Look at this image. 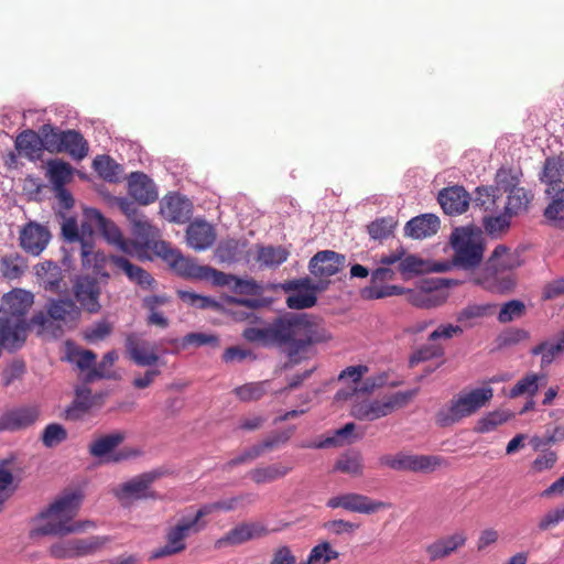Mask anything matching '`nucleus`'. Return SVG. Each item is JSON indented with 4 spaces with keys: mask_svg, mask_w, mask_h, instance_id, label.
Returning a JSON list of instances; mask_svg holds the SVG:
<instances>
[{
    "mask_svg": "<svg viewBox=\"0 0 564 564\" xmlns=\"http://www.w3.org/2000/svg\"><path fill=\"white\" fill-rule=\"evenodd\" d=\"M362 458L359 454L343 455L335 465V469L351 476L362 474Z\"/></svg>",
    "mask_w": 564,
    "mask_h": 564,
    "instance_id": "obj_57",
    "label": "nucleus"
},
{
    "mask_svg": "<svg viewBox=\"0 0 564 564\" xmlns=\"http://www.w3.org/2000/svg\"><path fill=\"white\" fill-rule=\"evenodd\" d=\"M398 270L400 273L408 278L412 274H417L423 272L424 270V262L422 259L414 254H405L401 258Z\"/></svg>",
    "mask_w": 564,
    "mask_h": 564,
    "instance_id": "obj_61",
    "label": "nucleus"
},
{
    "mask_svg": "<svg viewBox=\"0 0 564 564\" xmlns=\"http://www.w3.org/2000/svg\"><path fill=\"white\" fill-rule=\"evenodd\" d=\"M416 394V390L399 391L381 400L358 401L352 399L350 414L360 421H375L404 408Z\"/></svg>",
    "mask_w": 564,
    "mask_h": 564,
    "instance_id": "obj_8",
    "label": "nucleus"
},
{
    "mask_svg": "<svg viewBox=\"0 0 564 564\" xmlns=\"http://www.w3.org/2000/svg\"><path fill=\"white\" fill-rule=\"evenodd\" d=\"M540 379H545V376L533 372L528 373L511 388L509 392L510 398H518L522 394H528L532 398L539 390Z\"/></svg>",
    "mask_w": 564,
    "mask_h": 564,
    "instance_id": "obj_51",
    "label": "nucleus"
},
{
    "mask_svg": "<svg viewBox=\"0 0 564 564\" xmlns=\"http://www.w3.org/2000/svg\"><path fill=\"white\" fill-rule=\"evenodd\" d=\"M36 275L46 291L57 293L61 291L63 272L59 265L53 261H44L35 267Z\"/></svg>",
    "mask_w": 564,
    "mask_h": 564,
    "instance_id": "obj_32",
    "label": "nucleus"
},
{
    "mask_svg": "<svg viewBox=\"0 0 564 564\" xmlns=\"http://www.w3.org/2000/svg\"><path fill=\"white\" fill-rule=\"evenodd\" d=\"M495 308V304H469L457 313L456 319L464 327H473L479 319L492 315Z\"/></svg>",
    "mask_w": 564,
    "mask_h": 564,
    "instance_id": "obj_35",
    "label": "nucleus"
},
{
    "mask_svg": "<svg viewBox=\"0 0 564 564\" xmlns=\"http://www.w3.org/2000/svg\"><path fill=\"white\" fill-rule=\"evenodd\" d=\"M405 292V289L398 285H388L383 282L373 283L371 280L370 284L361 290V296L365 300H379L395 295H401Z\"/></svg>",
    "mask_w": 564,
    "mask_h": 564,
    "instance_id": "obj_45",
    "label": "nucleus"
},
{
    "mask_svg": "<svg viewBox=\"0 0 564 564\" xmlns=\"http://www.w3.org/2000/svg\"><path fill=\"white\" fill-rule=\"evenodd\" d=\"M447 284L442 279L422 280L414 289H405L406 301L421 308H432L447 301Z\"/></svg>",
    "mask_w": 564,
    "mask_h": 564,
    "instance_id": "obj_11",
    "label": "nucleus"
},
{
    "mask_svg": "<svg viewBox=\"0 0 564 564\" xmlns=\"http://www.w3.org/2000/svg\"><path fill=\"white\" fill-rule=\"evenodd\" d=\"M518 264L511 250L503 245H499L492 251L482 271L474 278V282L491 292H508L514 285L509 271Z\"/></svg>",
    "mask_w": 564,
    "mask_h": 564,
    "instance_id": "obj_6",
    "label": "nucleus"
},
{
    "mask_svg": "<svg viewBox=\"0 0 564 564\" xmlns=\"http://www.w3.org/2000/svg\"><path fill=\"white\" fill-rule=\"evenodd\" d=\"M512 215L505 213L495 217H486L484 220V226L487 232L490 235H496L505 231L510 225V218Z\"/></svg>",
    "mask_w": 564,
    "mask_h": 564,
    "instance_id": "obj_62",
    "label": "nucleus"
},
{
    "mask_svg": "<svg viewBox=\"0 0 564 564\" xmlns=\"http://www.w3.org/2000/svg\"><path fill=\"white\" fill-rule=\"evenodd\" d=\"M48 229L37 223H28L20 232V247L32 256H40L50 242Z\"/></svg>",
    "mask_w": 564,
    "mask_h": 564,
    "instance_id": "obj_18",
    "label": "nucleus"
},
{
    "mask_svg": "<svg viewBox=\"0 0 564 564\" xmlns=\"http://www.w3.org/2000/svg\"><path fill=\"white\" fill-rule=\"evenodd\" d=\"M86 215L96 224L107 242L130 256L138 251V242L124 239L119 227L113 221L107 219L99 210L91 208L87 210Z\"/></svg>",
    "mask_w": 564,
    "mask_h": 564,
    "instance_id": "obj_13",
    "label": "nucleus"
},
{
    "mask_svg": "<svg viewBox=\"0 0 564 564\" xmlns=\"http://www.w3.org/2000/svg\"><path fill=\"white\" fill-rule=\"evenodd\" d=\"M128 193L140 205H149L158 199L154 182L142 172H133L128 177Z\"/></svg>",
    "mask_w": 564,
    "mask_h": 564,
    "instance_id": "obj_23",
    "label": "nucleus"
},
{
    "mask_svg": "<svg viewBox=\"0 0 564 564\" xmlns=\"http://www.w3.org/2000/svg\"><path fill=\"white\" fill-rule=\"evenodd\" d=\"M66 429L58 423H51L45 426L42 433V443L45 447L52 448L67 440Z\"/></svg>",
    "mask_w": 564,
    "mask_h": 564,
    "instance_id": "obj_55",
    "label": "nucleus"
},
{
    "mask_svg": "<svg viewBox=\"0 0 564 564\" xmlns=\"http://www.w3.org/2000/svg\"><path fill=\"white\" fill-rule=\"evenodd\" d=\"M83 495L79 491L66 492L39 513L36 520L43 523L32 530V535H66L83 532L87 528L95 527L91 521L72 520L76 517Z\"/></svg>",
    "mask_w": 564,
    "mask_h": 564,
    "instance_id": "obj_3",
    "label": "nucleus"
},
{
    "mask_svg": "<svg viewBox=\"0 0 564 564\" xmlns=\"http://www.w3.org/2000/svg\"><path fill=\"white\" fill-rule=\"evenodd\" d=\"M507 204L505 209L509 215H518L521 212L527 210L528 205L532 199V194L523 187H513L508 191Z\"/></svg>",
    "mask_w": 564,
    "mask_h": 564,
    "instance_id": "obj_42",
    "label": "nucleus"
},
{
    "mask_svg": "<svg viewBox=\"0 0 564 564\" xmlns=\"http://www.w3.org/2000/svg\"><path fill=\"white\" fill-rule=\"evenodd\" d=\"M50 555L57 560L75 558V546L73 539L58 541L51 545Z\"/></svg>",
    "mask_w": 564,
    "mask_h": 564,
    "instance_id": "obj_63",
    "label": "nucleus"
},
{
    "mask_svg": "<svg viewBox=\"0 0 564 564\" xmlns=\"http://www.w3.org/2000/svg\"><path fill=\"white\" fill-rule=\"evenodd\" d=\"M291 467L275 463L267 466L256 467L248 473V476L254 484L262 485L273 482L285 477L291 471Z\"/></svg>",
    "mask_w": 564,
    "mask_h": 564,
    "instance_id": "obj_33",
    "label": "nucleus"
},
{
    "mask_svg": "<svg viewBox=\"0 0 564 564\" xmlns=\"http://www.w3.org/2000/svg\"><path fill=\"white\" fill-rule=\"evenodd\" d=\"M268 380L249 382L234 389L236 397L242 402L260 400L267 393Z\"/></svg>",
    "mask_w": 564,
    "mask_h": 564,
    "instance_id": "obj_49",
    "label": "nucleus"
},
{
    "mask_svg": "<svg viewBox=\"0 0 564 564\" xmlns=\"http://www.w3.org/2000/svg\"><path fill=\"white\" fill-rule=\"evenodd\" d=\"M276 333L279 346H286L290 357L332 338L317 318L305 313H288L278 317Z\"/></svg>",
    "mask_w": 564,
    "mask_h": 564,
    "instance_id": "obj_1",
    "label": "nucleus"
},
{
    "mask_svg": "<svg viewBox=\"0 0 564 564\" xmlns=\"http://www.w3.org/2000/svg\"><path fill=\"white\" fill-rule=\"evenodd\" d=\"M88 151V142L79 131L65 130L59 153H67L72 159L82 161L87 156Z\"/></svg>",
    "mask_w": 564,
    "mask_h": 564,
    "instance_id": "obj_31",
    "label": "nucleus"
},
{
    "mask_svg": "<svg viewBox=\"0 0 564 564\" xmlns=\"http://www.w3.org/2000/svg\"><path fill=\"white\" fill-rule=\"evenodd\" d=\"M215 238L216 235L214 228L204 220H195L187 227V242L197 251L209 248L214 243Z\"/></svg>",
    "mask_w": 564,
    "mask_h": 564,
    "instance_id": "obj_25",
    "label": "nucleus"
},
{
    "mask_svg": "<svg viewBox=\"0 0 564 564\" xmlns=\"http://www.w3.org/2000/svg\"><path fill=\"white\" fill-rule=\"evenodd\" d=\"M161 214L171 223L185 224L192 216V202L177 193L166 195L161 204Z\"/></svg>",
    "mask_w": 564,
    "mask_h": 564,
    "instance_id": "obj_21",
    "label": "nucleus"
},
{
    "mask_svg": "<svg viewBox=\"0 0 564 564\" xmlns=\"http://www.w3.org/2000/svg\"><path fill=\"white\" fill-rule=\"evenodd\" d=\"M290 251L282 246H261L258 248L257 261L264 267L273 268L284 263Z\"/></svg>",
    "mask_w": 564,
    "mask_h": 564,
    "instance_id": "obj_40",
    "label": "nucleus"
},
{
    "mask_svg": "<svg viewBox=\"0 0 564 564\" xmlns=\"http://www.w3.org/2000/svg\"><path fill=\"white\" fill-rule=\"evenodd\" d=\"M26 268L25 259L18 252L4 254L0 259V272L8 280L19 279Z\"/></svg>",
    "mask_w": 564,
    "mask_h": 564,
    "instance_id": "obj_41",
    "label": "nucleus"
},
{
    "mask_svg": "<svg viewBox=\"0 0 564 564\" xmlns=\"http://www.w3.org/2000/svg\"><path fill=\"white\" fill-rule=\"evenodd\" d=\"M550 199L544 209L545 219L556 228H564V189H556L553 193H545Z\"/></svg>",
    "mask_w": 564,
    "mask_h": 564,
    "instance_id": "obj_34",
    "label": "nucleus"
},
{
    "mask_svg": "<svg viewBox=\"0 0 564 564\" xmlns=\"http://www.w3.org/2000/svg\"><path fill=\"white\" fill-rule=\"evenodd\" d=\"M124 440L122 433H111L102 435L89 444V454L97 458H104L110 455Z\"/></svg>",
    "mask_w": 564,
    "mask_h": 564,
    "instance_id": "obj_39",
    "label": "nucleus"
},
{
    "mask_svg": "<svg viewBox=\"0 0 564 564\" xmlns=\"http://www.w3.org/2000/svg\"><path fill=\"white\" fill-rule=\"evenodd\" d=\"M444 350L440 345L427 344L416 349L410 357V366H414L419 362L426 361L433 358L442 357Z\"/></svg>",
    "mask_w": 564,
    "mask_h": 564,
    "instance_id": "obj_60",
    "label": "nucleus"
},
{
    "mask_svg": "<svg viewBox=\"0 0 564 564\" xmlns=\"http://www.w3.org/2000/svg\"><path fill=\"white\" fill-rule=\"evenodd\" d=\"M39 133L41 135L43 150L50 153H59L65 130H61L51 123H45L39 129Z\"/></svg>",
    "mask_w": 564,
    "mask_h": 564,
    "instance_id": "obj_44",
    "label": "nucleus"
},
{
    "mask_svg": "<svg viewBox=\"0 0 564 564\" xmlns=\"http://www.w3.org/2000/svg\"><path fill=\"white\" fill-rule=\"evenodd\" d=\"M80 307L70 299H51L44 311H39L30 319V327L39 336L58 338L66 329L76 327L80 318Z\"/></svg>",
    "mask_w": 564,
    "mask_h": 564,
    "instance_id": "obj_4",
    "label": "nucleus"
},
{
    "mask_svg": "<svg viewBox=\"0 0 564 564\" xmlns=\"http://www.w3.org/2000/svg\"><path fill=\"white\" fill-rule=\"evenodd\" d=\"M562 521H564V503L558 508L547 511L538 522V529L540 531H547L555 528Z\"/></svg>",
    "mask_w": 564,
    "mask_h": 564,
    "instance_id": "obj_64",
    "label": "nucleus"
},
{
    "mask_svg": "<svg viewBox=\"0 0 564 564\" xmlns=\"http://www.w3.org/2000/svg\"><path fill=\"white\" fill-rule=\"evenodd\" d=\"M326 506L330 509L343 508L350 512L364 514H372L390 507L387 502L373 500L368 496L356 492L332 497L327 500Z\"/></svg>",
    "mask_w": 564,
    "mask_h": 564,
    "instance_id": "obj_12",
    "label": "nucleus"
},
{
    "mask_svg": "<svg viewBox=\"0 0 564 564\" xmlns=\"http://www.w3.org/2000/svg\"><path fill=\"white\" fill-rule=\"evenodd\" d=\"M91 405V390L87 387L77 388L75 399L66 409L65 416L67 420H79L88 412Z\"/></svg>",
    "mask_w": 564,
    "mask_h": 564,
    "instance_id": "obj_38",
    "label": "nucleus"
},
{
    "mask_svg": "<svg viewBox=\"0 0 564 564\" xmlns=\"http://www.w3.org/2000/svg\"><path fill=\"white\" fill-rule=\"evenodd\" d=\"M73 292L80 305V311L84 310L89 314H96L100 311V286L95 278L88 275L78 276L74 283Z\"/></svg>",
    "mask_w": 564,
    "mask_h": 564,
    "instance_id": "obj_15",
    "label": "nucleus"
},
{
    "mask_svg": "<svg viewBox=\"0 0 564 564\" xmlns=\"http://www.w3.org/2000/svg\"><path fill=\"white\" fill-rule=\"evenodd\" d=\"M40 415L36 406H20L6 411L0 416V432H15L33 425Z\"/></svg>",
    "mask_w": 564,
    "mask_h": 564,
    "instance_id": "obj_19",
    "label": "nucleus"
},
{
    "mask_svg": "<svg viewBox=\"0 0 564 564\" xmlns=\"http://www.w3.org/2000/svg\"><path fill=\"white\" fill-rule=\"evenodd\" d=\"M278 318L273 323L264 328L249 327L243 330L242 336L245 339L251 343H262L264 345L274 344L279 346L278 338Z\"/></svg>",
    "mask_w": 564,
    "mask_h": 564,
    "instance_id": "obj_43",
    "label": "nucleus"
},
{
    "mask_svg": "<svg viewBox=\"0 0 564 564\" xmlns=\"http://www.w3.org/2000/svg\"><path fill=\"white\" fill-rule=\"evenodd\" d=\"M118 360V354L115 350L108 351L104 355L101 361L96 365V367L91 368L89 372H87L86 380L94 381L95 379H111L115 377L113 371L111 370L115 362Z\"/></svg>",
    "mask_w": 564,
    "mask_h": 564,
    "instance_id": "obj_47",
    "label": "nucleus"
},
{
    "mask_svg": "<svg viewBox=\"0 0 564 564\" xmlns=\"http://www.w3.org/2000/svg\"><path fill=\"white\" fill-rule=\"evenodd\" d=\"M18 152L31 161L40 159L43 152L41 135L34 130L28 129L18 134L15 139Z\"/></svg>",
    "mask_w": 564,
    "mask_h": 564,
    "instance_id": "obj_29",
    "label": "nucleus"
},
{
    "mask_svg": "<svg viewBox=\"0 0 564 564\" xmlns=\"http://www.w3.org/2000/svg\"><path fill=\"white\" fill-rule=\"evenodd\" d=\"M491 387L463 389L435 413V424L448 427L476 414L492 399Z\"/></svg>",
    "mask_w": 564,
    "mask_h": 564,
    "instance_id": "obj_5",
    "label": "nucleus"
},
{
    "mask_svg": "<svg viewBox=\"0 0 564 564\" xmlns=\"http://www.w3.org/2000/svg\"><path fill=\"white\" fill-rule=\"evenodd\" d=\"M440 219L433 214L416 216L405 224V235L413 239H424L437 232Z\"/></svg>",
    "mask_w": 564,
    "mask_h": 564,
    "instance_id": "obj_26",
    "label": "nucleus"
},
{
    "mask_svg": "<svg viewBox=\"0 0 564 564\" xmlns=\"http://www.w3.org/2000/svg\"><path fill=\"white\" fill-rule=\"evenodd\" d=\"M525 312V305L519 300H511L502 305L498 314L500 323H509L513 319L520 318Z\"/></svg>",
    "mask_w": 564,
    "mask_h": 564,
    "instance_id": "obj_58",
    "label": "nucleus"
},
{
    "mask_svg": "<svg viewBox=\"0 0 564 564\" xmlns=\"http://www.w3.org/2000/svg\"><path fill=\"white\" fill-rule=\"evenodd\" d=\"M564 164L560 158H546L543 165V172L540 176L542 183L547 187L545 193H553L556 189H564V181L562 180Z\"/></svg>",
    "mask_w": 564,
    "mask_h": 564,
    "instance_id": "obj_30",
    "label": "nucleus"
},
{
    "mask_svg": "<svg viewBox=\"0 0 564 564\" xmlns=\"http://www.w3.org/2000/svg\"><path fill=\"white\" fill-rule=\"evenodd\" d=\"M327 286H328V281H321L319 280L318 283H313L312 280L308 276H306V278L289 281L285 284V290L286 291H301V290H305L306 293L316 294V292H321V291L326 290Z\"/></svg>",
    "mask_w": 564,
    "mask_h": 564,
    "instance_id": "obj_59",
    "label": "nucleus"
},
{
    "mask_svg": "<svg viewBox=\"0 0 564 564\" xmlns=\"http://www.w3.org/2000/svg\"><path fill=\"white\" fill-rule=\"evenodd\" d=\"M158 471L143 473L135 476L127 482H123L118 490L116 496L122 502L133 501L140 499H155L156 495L151 490V485L160 477Z\"/></svg>",
    "mask_w": 564,
    "mask_h": 564,
    "instance_id": "obj_14",
    "label": "nucleus"
},
{
    "mask_svg": "<svg viewBox=\"0 0 564 564\" xmlns=\"http://www.w3.org/2000/svg\"><path fill=\"white\" fill-rule=\"evenodd\" d=\"M338 556L339 553L332 547L330 543L322 542L311 550L305 564H328Z\"/></svg>",
    "mask_w": 564,
    "mask_h": 564,
    "instance_id": "obj_54",
    "label": "nucleus"
},
{
    "mask_svg": "<svg viewBox=\"0 0 564 564\" xmlns=\"http://www.w3.org/2000/svg\"><path fill=\"white\" fill-rule=\"evenodd\" d=\"M94 167L98 174L108 182H117L121 167L108 155H100L94 160Z\"/></svg>",
    "mask_w": 564,
    "mask_h": 564,
    "instance_id": "obj_53",
    "label": "nucleus"
},
{
    "mask_svg": "<svg viewBox=\"0 0 564 564\" xmlns=\"http://www.w3.org/2000/svg\"><path fill=\"white\" fill-rule=\"evenodd\" d=\"M376 390V383L370 378L361 380L359 384L340 389L336 392L335 399L338 401H346L358 399L360 395H369Z\"/></svg>",
    "mask_w": 564,
    "mask_h": 564,
    "instance_id": "obj_52",
    "label": "nucleus"
},
{
    "mask_svg": "<svg viewBox=\"0 0 564 564\" xmlns=\"http://www.w3.org/2000/svg\"><path fill=\"white\" fill-rule=\"evenodd\" d=\"M466 534L456 532L452 535L436 540L426 546V553L431 561L441 560L449 556L466 543Z\"/></svg>",
    "mask_w": 564,
    "mask_h": 564,
    "instance_id": "obj_27",
    "label": "nucleus"
},
{
    "mask_svg": "<svg viewBox=\"0 0 564 564\" xmlns=\"http://www.w3.org/2000/svg\"><path fill=\"white\" fill-rule=\"evenodd\" d=\"M170 302V297L166 295H150L143 299L142 305L148 310L149 315L147 317L148 325H155L161 328L169 326V319L159 312V307Z\"/></svg>",
    "mask_w": 564,
    "mask_h": 564,
    "instance_id": "obj_36",
    "label": "nucleus"
},
{
    "mask_svg": "<svg viewBox=\"0 0 564 564\" xmlns=\"http://www.w3.org/2000/svg\"><path fill=\"white\" fill-rule=\"evenodd\" d=\"M345 258L332 250L318 251L308 263L310 272L321 281L337 274L344 265Z\"/></svg>",
    "mask_w": 564,
    "mask_h": 564,
    "instance_id": "obj_20",
    "label": "nucleus"
},
{
    "mask_svg": "<svg viewBox=\"0 0 564 564\" xmlns=\"http://www.w3.org/2000/svg\"><path fill=\"white\" fill-rule=\"evenodd\" d=\"M132 234L139 239L138 249L140 246H147L155 235V228L150 224L144 215L140 216L131 223Z\"/></svg>",
    "mask_w": 564,
    "mask_h": 564,
    "instance_id": "obj_56",
    "label": "nucleus"
},
{
    "mask_svg": "<svg viewBox=\"0 0 564 564\" xmlns=\"http://www.w3.org/2000/svg\"><path fill=\"white\" fill-rule=\"evenodd\" d=\"M268 534V529L256 522L241 523L230 529L224 536L216 541V547L226 545H239L253 539Z\"/></svg>",
    "mask_w": 564,
    "mask_h": 564,
    "instance_id": "obj_22",
    "label": "nucleus"
},
{
    "mask_svg": "<svg viewBox=\"0 0 564 564\" xmlns=\"http://www.w3.org/2000/svg\"><path fill=\"white\" fill-rule=\"evenodd\" d=\"M532 356H540V368L545 369L564 355V333L556 339H545L531 348Z\"/></svg>",
    "mask_w": 564,
    "mask_h": 564,
    "instance_id": "obj_28",
    "label": "nucleus"
},
{
    "mask_svg": "<svg viewBox=\"0 0 564 564\" xmlns=\"http://www.w3.org/2000/svg\"><path fill=\"white\" fill-rule=\"evenodd\" d=\"M33 303V295L15 289L3 295L0 305V346L9 351L20 349L28 336L24 315Z\"/></svg>",
    "mask_w": 564,
    "mask_h": 564,
    "instance_id": "obj_2",
    "label": "nucleus"
},
{
    "mask_svg": "<svg viewBox=\"0 0 564 564\" xmlns=\"http://www.w3.org/2000/svg\"><path fill=\"white\" fill-rule=\"evenodd\" d=\"M217 511V503H205L198 509L194 507H187L181 512L202 532L207 527L208 522L204 519L205 517Z\"/></svg>",
    "mask_w": 564,
    "mask_h": 564,
    "instance_id": "obj_48",
    "label": "nucleus"
},
{
    "mask_svg": "<svg viewBox=\"0 0 564 564\" xmlns=\"http://www.w3.org/2000/svg\"><path fill=\"white\" fill-rule=\"evenodd\" d=\"M159 253L181 276L200 280L205 265L197 264L193 259L184 257L178 250L161 242Z\"/></svg>",
    "mask_w": 564,
    "mask_h": 564,
    "instance_id": "obj_16",
    "label": "nucleus"
},
{
    "mask_svg": "<svg viewBox=\"0 0 564 564\" xmlns=\"http://www.w3.org/2000/svg\"><path fill=\"white\" fill-rule=\"evenodd\" d=\"M47 176L54 189H63L73 176V167L69 163L59 159L47 162Z\"/></svg>",
    "mask_w": 564,
    "mask_h": 564,
    "instance_id": "obj_37",
    "label": "nucleus"
},
{
    "mask_svg": "<svg viewBox=\"0 0 564 564\" xmlns=\"http://www.w3.org/2000/svg\"><path fill=\"white\" fill-rule=\"evenodd\" d=\"M73 541L76 556L83 557L96 554L109 542V538L93 535L88 538L73 539Z\"/></svg>",
    "mask_w": 564,
    "mask_h": 564,
    "instance_id": "obj_46",
    "label": "nucleus"
},
{
    "mask_svg": "<svg viewBox=\"0 0 564 564\" xmlns=\"http://www.w3.org/2000/svg\"><path fill=\"white\" fill-rule=\"evenodd\" d=\"M451 245L454 250V265L466 271H473L479 267L485 251L481 232L456 228L451 235Z\"/></svg>",
    "mask_w": 564,
    "mask_h": 564,
    "instance_id": "obj_7",
    "label": "nucleus"
},
{
    "mask_svg": "<svg viewBox=\"0 0 564 564\" xmlns=\"http://www.w3.org/2000/svg\"><path fill=\"white\" fill-rule=\"evenodd\" d=\"M397 224L391 216L377 218L367 226V231L372 239L383 240L393 234Z\"/></svg>",
    "mask_w": 564,
    "mask_h": 564,
    "instance_id": "obj_50",
    "label": "nucleus"
},
{
    "mask_svg": "<svg viewBox=\"0 0 564 564\" xmlns=\"http://www.w3.org/2000/svg\"><path fill=\"white\" fill-rule=\"evenodd\" d=\"M200 531L182 513L178 512L174 523L166 527L164 544L154 549L150 560H159L183 553L187 549V539Z\"/></svg>",
    "mask_w": 564,
    "mask_h": 564,
    "instance_id": "obj_9",
    "label": "nucleus"
},
{
    "mask_svg": "<svg viewBox=\"0 0 564 564\" xmlns=\"http://www.w3.org/2000/svg\"><path fill=\"white\" fill-rule=\"evenodd\" d=\"M470 202L469 194L463 186L443 188L438 193V203L448 215H460L466 212Z\"/></svg>",
    "mask_w": 564,
    "mask_h": 564,
    "instance_id": "obj_24",
    "label": "nucleus"
},
{
    "mask_svg": "<svg viewBox=\"0 0 564 564\" xmlns=\"http://www.w3.org/2000/svg\"><path fill=\"white\" fill-rule=\"evenodd\" d=\"M126 349L130 359L141 367H151L160 360L155 345L140 338L135 333L127 335Z\"/></svg>",
    "mask_w": 564,
    "mask_h": 564,
    "instance_id": "obj_17",
    "label": "nucleus"
},
{
    "mask_svg": "<svg viewBox=\"0 0 564 564\" xmlns=\"http://www.w3.org/2000/svg\"><path fill=\"white\" fill-rule=\"evenodd\" d=\"M379 463L398 471L433 473L445 464V459L436 455H412L400 452L395 455L381 456Z\"/></svg>",
    "mask_w": 564,
    "mask_h": 564,
    "instance_id": "obj_10",
    "label": "nucleus"
}]
</instances>
